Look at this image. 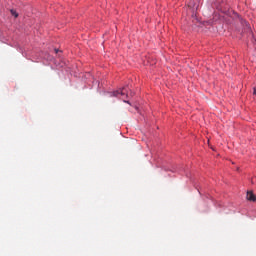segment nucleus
I'll return each instance as SVG.
<instances>
[{
  "label": "nucleus",
  "instance_id": "1",
  "mask_svg": "<svg viewBox=\"0 0 256 256\" xmlns=\"http://www.w3.org/2000/svg\"><path fill=\"white\" fill-rule=\"evenodd\" d=\"M113 97H119L121 95L122 99L129 97V89L127 87H123L120 90L114 91L112 93Z\"/></svg>",
  "mask_w": 256,
  "mask_h": 256
},
{
  "label": "nucleus",
  "instance_id": "2",
  "mask_svg": "<svg viewBox=\"0 0 256 256\" xmlns=\"http://www.w3.org/2000/svg\"><path fill=\"white\" fill-rule=\"evenodd\" d=\"M238 21L243 27V31H251V26H249V23L245 21L243 18L238 17Z\"/></svg>",
  "mask_w": 256,
  "mask_h": 256
},
{
  "label": "nucleus",
  "instance_id": "3",
  "mask_svg": "<svg viewBox=\"0 0 256 256\" xmlns=\"http://www.w3.org/2000/svg\"><path fill=\"white\" fill-rule=\"evenodd\" d=\"M188 7L197 11V9H199V3H195V2H193V0H190Z\"/></svg>",
  "mask_w": 256,
  "mask_h": 256
},
{
  "label": "nucleus",
  "instance_id": "4",
  "mask_svg": "<svg viewBox=\"0 0 256 256\" xmlns=\"http://www.w3.org/2000/svg\"><path fill=\"white\" fill-rule=\"evenodd\" d=\"M246 197L248 201H256V196L253 194V192H248Z\"/></svg>",
  "mask_w": 256,
  "mask_h": 256
},
{
  "label": "nucleus",
  "instance_id": "5",
  "mask_svg": "<svg viewBox=\"0 0 256 256\" xmlns=\"http://www.w3.org/2000/svg\"><path fill=\"white\" fill-rule=\"evenodd\" d=\"M11 15H13L15 18L19 17V14L15 10H10Z\"/></svg>",
  "mask_w": 256,
  "mask_h": 256
},
{
  "label": "nucleus",
  "instance_id": "6",
  "mask_svg": "<svg viewBox=\"0 0 256 256\" xmlns=\"http://www.w3.org/2000/svg\"><path fill=\"white\" fill-rule=\"evenodd\" d=\"M254 95H256V88H254Z\"/></svg>",
  "mask_w": 256,
  "mask_h": 256
},
{
  "label": "nucleus",
  "instance_id": "7",
  "mask_svg": "<svg viewBox=\"0 0 256 256\" xmlns=\"http://www.w3.org/2000/svg\"><path fill=\"white\" fill-rule=\"evenodd\" d=\"M55 52H56V53H59V50L55 49Z\"/></svg>",
  "mask_w": 256,
  "mask_h": 256
},
{
  "label": "nucleus",
  "instance_id": "8",
  "mask_svg": "<svg viewBox=\"0 0 256 256\" xmlns=\"http://www.w3.org/2000/svg\"><path fill=\"white\" fill-rule=\"evenodd\" d=\"M124 103H129L127 100H124Z\"/></svg>",
  "mask_w": 256,
  "mask_h": 256
},
{
  "label": "nucleus",
  "instance_id": "9",
  "mask_svg": "<svg viewBox=\"0 0 256 256\" xmlns=\"http://www.w3.org/2000/svg\"><path fill=\"white\" fill-rule=\"evenodd\" d=\"M130 95L133 96V92H130Z\"/></svg>",
  "mask_w": 256,
  "mask_h": 256
}]
</instances>
